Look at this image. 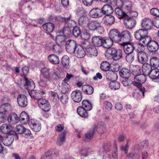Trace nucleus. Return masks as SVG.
<instances>
[{"instance_id": "f257e3e1", "label": "nucleus", "mask_w": 159, "mask_h": 159, "mask_svg": "<svg viewBox=\"0 0 159 159\" xmlns=\"http://www.w3.org/2000/svg\"><path fill=\"white\" fill-rule=\"evenodd\" d=\"M146 80V76L142 74H139L135 76L134 78V81L132 82L133 84L138 87L143 96L144 95L145 89L144 87H142L141 84L144 83Z\"/></svg>"}, {"instance_id": "f03ea898", "label": "nucleus", "mask_w": 159, "mask_h": 159, "mask_svg": "<svg viewBox=\"0 0 159 159\" xmlns=\"http://www.w3.org/2000/svg\"><path fill=\"white\" fill-rule=\"evenodd\" d=\"M57 19L60 21H64L65 23H67L68 27L64 28L62 31L63 34L65 36L66 35V34H70V27H73L76 25V23L75 21L70 19V16H69L67 18L59 16Z\"/></svg>"}, {"instance_id": "7ed1b4c3", "label": "nucleus", "mask_w": 159, "mask_h": 159, "mask_svg": "<svg viewBox=\"0 0 159 159\" xmlns=\"http://www.w3.org/2000/svg\"><path fill=\"white\" fill-rule=\"evenodd\" d=\"M88 26L90 30H95L100 34H102L104 32L103 27L98 20H95L89 21L88 24Z\"/></svg>"}, {"instance_id": "20e7f679", "label": "nucleus", "mask_w": 159, "mask_h": 159, "mask_svg": "<svg viewBox=\"0 0 159 159\" xmlns=\"http://www.w3.org/2000/svg\"><path fill=\"white\" fill-rule=\"evenodd\" d=\"M107 52L112 56V58L115 60L121 58L122 56V51L120 49H116L114 48H111L107 49Z\"/></svg>"}, {"instance_id": "39448f33", "label": "nucleus", "mask_w": 159, "mask_h": 159, "mask_svg": "<svg viewBox=\"0 0 159 159\" xmlns=\"http://www.w3.org/2000/svg\"><path fill=\"white\" fill-rule=\"evenodd\" d=\"M116 6L118 7H122L126 12H128L131 10L132 4V2L129 0H125L124 2L121 0H118L116 2Z\"/></svg>"}, {"instance_id": "423d86ee", "label": "nucleus", "mask_w": 159, "mask_h": 159, "mask_svg": "<svg viewBox=\"0 0 159 159\" xmlns=\"http://www.w3.org/2000/svg\"><path fill=\"white\" fill-rule=\"evenodd\" d=\"M77 46L78 45L75 41L72 40H69L66 42V49L68 53H73L75 52Z\"/></svg>"}, {"instance_id": "0eeeda50", "label": "nucleus", "mask_w": 159, "mask_h": 159, "mask_svg": "<svg viewBox=\"0 0 159 159\" xmlns=\"http://www.w3.org/2000/svg\"><path fill=\"white\" fill-rule=\"evenodd\" d=\"M121 44L123 47L124 51L126 54L132 53L135 49V44L130 42H123Z\"/></svg>"}, {"instance_id": "6e6552de", "label": "nucleus", "mask_w": 159, "mask_h": 159, "mask_svg": "<svg viewBox=\"0 0 159 159\" xmlns=\"http://www.w3.org/2000/svg\"><path fill=\"white\" fill-rule=\"evenodd\" d=\"M40 71L44 78L51 80L55 79L54 76H56V74L54 72L52 73L50 69L46 67H43Z\"/></svg>"}, {"instance_id": "1a4fd4ad", "label": "nucleus", "mask_w": 159, "mask_h": 159, "mask_svg": "<svg viewBox=\"0 0 159 159\" xmlns=\"http://www.w3.org/2000/svg\"><path fill=\"white\" fill-rule=\"evenodd\" d=\"M109 37L113 42H118L120 41V33L116 29L111 30L110 31Z\"/></svg>"}, {"instance_id": "9d476101", "label": "nucleus", "mask_w": 159, "mask_h": 159, "mask_svg": "<svg viewBox=\"0 0 159 159\" xmlns=\"http://www.w3.org/2000/svg\"><path fill=\"white\" fill-rule=\"evenodd\" d=\"M153 25V20L147 18L143 19L142 21L141 26L145 30H150Z\"/></svg>"}, {"instance_id": "9b49d317", "label": "nucleus", "mask_w": 159, "mask_h": 159, "mask_svg": "<svg viewBox=\"0 0 159 159\" xmlns=\"http://www.w3.org/2000/svg\"><path fill=\"white\" fill-rule=\"evenodd\" d=\"M38 103L40 108L44 111H49L51 109L50 104L45 99L39 100Z\"/></svg>"}, {"instance_id": "f8f14e48", "label": "nucleus", "mask_w": 159, "mask_h": 159, "mask_svg": "<svg viewBox=\"0 0 159 159\" xmlns=\"http://www.w3.org/2000/svg\"><path fill=\"white\" fill-rule=\"evenodd\" d=\"M82 93L79 90L73 91L71 94V99L75 102L79 103L82 99Z\"/></svg>"}, {"instance_id": "ddd939ff", "label": "nucleus", "mask_w": 159, "mask_h": 159, "mask_svg": "<svg viewBox=\"0 0 159 159\" xmlns=\"http://www.w3.org/2000/svg\"><path fill=\"white\" fill-rule=\"evenodd\" d=\"M31 123L30 124V128L35 132L39 131L41 129V124L40 121L34 119L31 120Z\"/></svg>"}, {"instance_id": "4468645a", "label": "nucleus", "mask_w": 159, "mask_h": 159, "mask_svg": "<svg viewBox=\"0 0 159 159\" xmlns=\"http://www.w3.org/2000/svg\"><path fill=\"white\" fill-rule=\"evenodd\" d=\"M57 88L62 93L65 94L69 91L70 86L65 80H62L61 82L59 83Z\"/></svg>"}, {"instance_id": "2eb2a0df", "label": "nucleus", "mask_w": 159, "mask_h": 159, "mask_svg": "<svg viewBox=\"0 0 159 159\" xmlns=\"http://www.w3.org/2000/svg\"><path fill=\"white\" fill-rule=\"evenodd\" d=\"M17 101L20 107H24L28 104L26 97L24 95L20 94L17 98Z\"/></svg>"}, {"instance_id": "dca6fc26", "label": "nucleus", "mask_w": 159, "mask_h": 159, "mask_svg": "<svg viewBox=\"0 0 159 159\" xmlns=\"http://www.w3.org/2000/svg\"><path fill=\"white\" fill-rule=\"evenodd\" d=\"M149 76L155 82H159V69L157 68L152 69Z\"/></svg>"}, {"instance_id": "f3484780", "label": "nucleus", "mask_w": 159, "mask_h": 159, "mask_svg": "<svg viewBox=\"0 0 159 159\" xmlns=\"http://www.w3.org/2000/svg\"><path fill=\"white\" fill-rule=\"evenodd\" d=\"M24 86L26 89H28V91H31L34 89L35 87V84L31 80H29L26 78L25 76L24 77Z\"/></svg>"}, {"instance_id": "a211bd4d", "label": "nucleus", "mask_w": 159, "mask_h": 159, "mask_svg": "<svg viewBox=\"0 0 159 159\" xmlns=\"http://www.w3.org/2000/svg\"><path fill=\"white\" fill-rule=\"evenodd\" d=\"M148 49L151 52H155L159 49V45L157 42L151 41L147 45Z\"/></svg>"}, {"instance_id": "6ab92c4d", "label": "nucleus", "mask_w": 159, "mask_h": 159, "mask_svg": "<svg viewBox=\"0 0 159 159\" xmlns=\"http://www.w3.org/2000/svg\"><path fill=\"white\" fill-rule=\"evenodd\" d=\"M89 16L92 18H98L102 16V10L99 8L92 9L89 13Z\"/></svg>"}, {"instance_id": "aec40b11", "label": "nucleus", "mask_w": 159, "mask_h": 159, "mask_svg": "<svg viewBox=\"0 0 159 159\" xmlns=\"http://www.w3.org/2000/svg\"><path fill=\"white\" fill-rule=\"evenodd\" d=\"M136 23L135 20L132 18H127L124 20V24L126 27L131 29L135 26Z\"/></svg>"}, {"instance_id": "412c9836", "label": "nucleus", "mask_w": 159, "mask_h": 159, "mask_svg": "<svg viewBox=\"0 0 159 159\" xmlns=\"http://www.w3.org/2000/svg\"><path fill=\"white\" fill-rule=\"evenodd\" d=\"M120 41L130 42L131 38L130 33L128 30H124L120 34Z\"/></svg>"}, {"instance_id": "4be33fe9", "label": "nucleus", "mask_w": 159, "mask_h": 159, "mask_svg": "<svg viewBox=\"0 0 159 159\" xmlns=\"http://www.w3.org/2000/svg\"><path fill=\"white\" fill-rule=\"evenodd\" d=\"M106 125L104 123H101L98 126L95 125L93 127V131H94L95 132L97 131L99 134L102 135L106 131Z\"/></svg>"}, {"instance_id": "5701e85b", "label": "nucleus", "mask_w": 159, "mask_h": 159, "mask_svg": "<svg viewBox=\"0 0 159 159\" xmlns=\"http://www.w3.org/2000/svg\"><path fill=\"white\" fill-rule=\"evenodd\" d=\"M75 56L78 57H83L85 55V52L83 47L81 45H78L75 52Z\"/></svg>"}, {"instance_id": "b1692460", "label": "nucleus", "mask_w": 159, "mask_h": 159, "mask_svg": "<svg viewBox=\"0 0 159 159\" xmlns=\"http://www.w3.org/2000/svg\"><path fill=\"white\" fill-rule=\"evenodd\" d=\"M102 15H106V16L109 15L113 12V9L111 6L108 4L104 5L102 9Z\"/></svg>"}, {"instance_id": "393cba45", "label": "nucleus", "mask_w": 159, "mask_h": 159, "mask_svg": "<svg viewBox=\"0 0 159 159\" xmlns=\"http://www.w3.org/2000/svg\"><path fill=\"white\" fill-rule=\"evenodd\" d=\"M113 42L109 38H103L102 39V45L103 48H110L113 45Z\"/></svg>"}, {"instance_id": "a878e982", "label": "nucleus", "mask_w": 159, "mask_h": 159, "mask_svg": "<svg viewBox=\"0 0 159 159\" xmlns=\"http://www.w3.org/2000/svg\"><path fill=\"white\" fill-rule=\"evenodd\" d=\"M120 76L124 78H129L131 75L130 70L126 68H123L119 71Z\"/></svg>"}, {"instance_id": "bb28decb", "label": "nucleus", "mask_w": 159, "mask_h": 159, "mask_svg": "<svg viewBox=\"0 0 159 159\" xmlns=\"http://www.w3.org/2000/svg\"><path fill=\"white\" fill-rule=\"evenodd\" d=\"M148 34V31L143 29H140L137 30L134 33L135 38L139 41L144 36Z\"/></svg>"}, {"instance_id": "cd10ccee", "label": "nucleus", "mask_w": 159, "mask_h": 159, "mask_svg": "<svg viewBox=\"0 0 159 159\" xmlns=\"http://www.w3.org/2000/svg\"><path fill=\"white\" fill-rule=\"evenodd\" d=\"M86 50L88 54L90 56H96L98 55V51L96 48L93 45L88 46Z\"/></svg>"}, {"instance_id": "c85d7f7f", "label": "nucleus", "mask_w": 159, "mask_h": 159, "mask_svg": "<svg viewBox=\"0 0 159 159\" xmlns=\"http://www.w3.org/2000/svg\"><path fill=\"white\" fill-rule=\"evenodd\" d=\"M138 58L139 62L141 64L145 63L148 59V55L144 52L138 53Z\"/></svg>"}, {"instance_id": "c756f323", "label": "nucleus", "mask_w": 159, "mask_h": 159, "mask_svg": "<svg viewBox=\"0 0 159 159\" xmlns=\"http://www.w3.org/2000/svg\"><path fill=\"white\" fill-rule=\"evenodd\" d=\"M103 38L100 36H94L92 39L93 44L97 47L102 46Z\"/></svg>"}, {"instance_id": "7c9ffc66", "label": "nucleus", "mask_w": 159, "mask_h": 159, "mask_svg": "<svg viewBox=\"0 0 159 159\" xmlns=\"http://www.w3.org/2000/svg\"><path fill=\"white\" fill-rule=\"evenodd\" d=\"M48 58L49 62L52 64H57L59 62V60L58 57L54 54L49 55Z\"/></svg>"}, {"instance_id": "2f4dec72", "label": "nucleus", "mask_w": 159, "mask_h": 159, "mask_svg": "<svg viewBox=\"0 0 159 159\" xmlns=\"http://www.w3.org/2000/svg\"><path fill=\"white\" fill-rule=\"evenodd\" d=\"M19 121L23 124H26L29 121V118L28 116L25 112H22L20 114Z\"/></svg>"}, {"instance_id": "473e14b6", "label": "nucleus", "mask_w": 159, "mask_h": 159, "mask_svg": "<svg viewBox=\"0 0 159 159\" xmlns=\"http://www.w3.org/2000/svg\"><path fill=\"white\" fill-rule=\"evenodd\" d=\"M42 27L44 30L48 33L52 32L54 29V25L51 23H46L43 25Z\"/></svg>"}, {"instance_id": "72a5a7b5", "label": "nucleus", "mask_w": 159, "mask_h": 159, "mask_svg": "<svg viewBox=\"0 0 159 159\" xmlns=\"http://www.w3.org/2000/svg\"><path fill=\"white\" fill-rule=\"evenodd\" d=\"M82 90L84 93L88 95L92 94L94 91L93 88V87L88 85H83L82 86Z\"/></svg>"}, {"instance_id": "f704fd0d", "label": "nucleus", "mask_w": 159, "mask_h": 159, "mask_svg": "<svg viewBox=\"0 0 159 159\" xmlns=\"http://www.w3.org/2000/svg\"><path fill=\"white\" fill-rule=\"evenodd\" d=\"M104 23L106 25H111L115 21V17L112 16H106L104 19Z\"/></svg>"}, {"instance_id": "c9c22d12", "label": "nucleus", "mask_w": 159, "mask_h": 159, "mask_svg": "<svg viewBox=\"0 0 159 159\" xmlns=\"http://www.w3.org/2000/svg\"><path fill=\"white\" fill-rule=\"evenodd\" d=\"M12 109V107L11 105L8 103L3 104L0 107V110L6 112L11 111Z\"/></svg>"}, {"instance_id": "e433bc0d", "label": "nucleus", "mask_w": 159, "mask_h": 159, "mask_svg": "<svg viewBox=\"0 0 159 159\" xmlns=\"http://www.w3.org/2000/svg\"><path fill=\"white\" fill-rule=\"evenodd\" d=\"M68 34H66L65 36L64 34V36L62 35H58L56 37V40L57 44L58 45L61 46L63 45L65 43V37L67 36Z\"/></svg>"}, {"instance_id": "4c0bfd02", "label": "nucleus", "mask_w": 159, "mask_h": 159, "mask_svg": "<svg viewBox=\"0 0 159 159\" xmlns=\"http://www.w3.org/2000/svg\"><path fill=\"white\" fill-rule=\"evenodd\" d=\"M151 66L148 64H143L142 66V70L143 75H148L152 70Z\"/></svg>"}, {"instance_id": "58836bf2", "label": "nucleus", "mask_w": 159, "mask_h": 159, "mask_svg": "<svg viewBox=\"0 0 159 159\" xmlns=\"http://www.w3.org/2000/svg\"><path fill=\"white\" fill-rule=\"evenodd\" d=\"M8 120L11 124L16 123L19 121V118L17 115L15 113H12L8 118Z\"/></svg>"}, {"instance_id": "ea45409f", "label": "nucleus", "mask_w": 159, "mask_h": 159, "mask_svg": "<svg viewBox=\"0 0 159 159\" xmlns=\"http://www.w3.org/2000/svg\"><path fill=\"white\" fill-rule=\"evenodd\" d=\"M77 111L78 114L81 116L83 117H86L88 116V111L85 110L82 107H77Z\"/></svg>"}, {"instance_id": "a19ab883", "label": "nucleus", "mask_w": 159, "mask_h": 159, "mask_svg": "<svg viewBox=\"0 0 159 159\" xmlns=\"http://www.w3.org/2000/svg\"><path fill=\"white\" fill-rule=\"evenodd\" d=\"M118 7L115 8V11L117 15L119 16V18L121 19L127 16V13L125 11H123L121 9Z\"/></svg>"}, {"instance_id": "79ce46f5", "label": "nucleus", "mask_w": 159, "mask_h": 159, "mask_svg": "<svg viewBox=\"0 0 159 159\" xmlns=\"http://www.w3.org/2000/svg\"><path fill=\"white\" fill-rule=\"evenodd\" d=\"M106 77L110 80H115L117 79V75L114 72L109 71L107 74Z\"/></svg>"}, {"instance_id": "37998d69", "label": "nucleus", "mask_w": 159, "mask_h": 159, "mask_svg": "<svg viewBox=\"0 0 159 159\" xmlns=\"http://www.w3.org/2000/svg\"><path fill=\"white\" fill-rule=\"evenodd\" d=\"M66 134L63 132L61 133L57 139V143L59 145H62L65 141Z\"/></svg>"}, {"instance_id": "c03bdc74", "label": "nucleus", "mask_w": 159, "mask_h": 159, "mask_svg": "<svg viewBox=\"0 0 159 159\" xmlns=\"http://www.w3.org/2000/svg\"><path fill=\"white\" fill-rule=\"evenodd\" d=\"M61 63L62 66L66 69L69 67V58L67 55L63 56L61 60Z\"/></svg>"}, {"instance_id": "a18cd8bd", "label": "nucleus", "mask_w": 159, "mask_h": 159, "mask_svg": "<svg viewBox=\"0 0 159 159\" xmlns=\"http://www.w3.org/2000/svg\"><path fill=\"white\" fill-rule=\"evenodd\" d=\"M147 34H146L139 41L140 43H142L147 46L152 41L151 37L149 36Z\"/></svg>"}, {"instance_id": "49530a36", "label": "nucleus", "mask_w": 159, "mask_h": 159, "mask_svg": "<svg viewBox=\"0 0 159 159\" xmlns=\"http://www.w3.org/2000/svg\"><path fill=\"white\" fill-rule=\"evenodd\" d=\"M11 126L7 124H3L1 126L0 129L2 133L6 134L10 130Z\"/></svg>"}, {"instance_id": "de8ad7c7", "label": "nucleus", "mask_w": 159, "mask_h": 159, "mask_svg": "<svg viewBox=\"0 0 159 159\" xmlns=\"http://www.w3.org/2000/svg\"><path fill=\"white\" fill-rule=\"evenodd\" d=\"M82 107H84L87 111H89L92 108V105L90 102L88 100H84L82 101Z\"/></svg>"}, {"instance_id": "09e8293b", "label": "nucleus", "mask_w": 159, "mask_h": 159, "mask_svg": "<svg viewBox=\"0 0 159 159\" xmlns=\"http://www.w3.org/2000/svg\"><path fill=\"white\" fill-rule=\"evenodd\" d=\"M150 64L151 66L155 67L159 66V59L156 57H153L150 60Z\"/></svg>"}, {"instance_id": "8fccbe9b", "label": "nucleus", "mask_w": 159, "mask_h": 159, "mask_svg": "<svg viewBox=\"0 0 159 159\" xmlns=\"http://www.w3.org/2000/svg\"><path fill=\"white\" fill-rule=\"evenodd\" d=\"M109 87L112 89L116 90L118 89L120 87V84L117 81H112L110 82Z\"/></svg>"}, {"instance_id": "3c124183", "label": "nucleus", "mask_w": 159, "mask_h": 159, "mask_svg": "<svg viewBox=\"0 0 159 159\" xmlns=\"http://www.w3.org/2000/svg\"><path fill=\"white\" fill-rule=\"evenodd\" d=\"M135 49L138 52V53L144 52V45L140 43L137 44H135Z\"/></svg>"}, {"instance_id": "603ef678", "label": "nucleus", "mask_w": 159, "mask_h": 159, "mask_svg": "<svg viewBox=\"0 0 159 159\" xmlns=\"http://www.w3.org/2000/svg\"><path fill=\"white\" fill-rule=\"evenodd\" d=\"M101 69L103 71H107L110 68V65L109 62L105 61L102 62L101 65Z\"/></svg>"}, {"instance_id": "864d4df0", "label": "nucleus", "mask_w": 159, "mask_h": 159, "mask_svg": "<svg viewBox=\"0 0 159 159\" xmlns=\"http://www.w3.org/2000/svg\"><path fill=\"white\" fill-rule=\"evenodd\" d=\"M50 80V79H46L44 78V79H41L40 81L39 82V84L41 87H45L49 84Z\"/></svg>"}, {"instance_id": "5fc2aeb1", "label": "nucleus", "mask_w": 159, "mask_h": 159, "mask_svg": "<svg viewBox=\"0 0 159 159\" xmlns=\"http://www.w3.org/2000/svg\"><path fill=\"white\" fill-rule=\"evenodd\" d=\"M13 141V138L11 137H7L3 139V144L6 146H9L12 143Z\"/></svg>"}, {"instance_id": "6e6d98bb", "label": "nucleus", "mask_w": 159, "mask_h": 159, "mask_svg": "<svg viewBox=\"0 0 159 159\" xmlns=\"http://www.w3.org/2000/svg\"><path fill=\"white\" fill-rule=\"evenodd\" d=\"M25 129V127L21 125H17L15 128V131L20 134H21L24 133V131Z\"/></svg>"}, {"instance_id": "4d7b16f0", "label": "nucleus", "mask_w": 159, "mask_h": 159, "mask_svg": "<svg viewBox=\"0 0 159 159\" xmlns=\"http://www.w3.org/2000/svg\"><path fill=\"white\" fill-rule=\"evenodd\" d=\"M132 70V74L135 76L140 73L141 68L139 66L135 65L133 66Z\"/></svg>"}, {"instance_id": "13d9d810", "label": "nucleus", "mask_w": 159, "mask_h": 159, "mask_svg": "<svg viewBox=\"0 0 159 159\" xmlns=\"http://www.w3.org/2000/svg\"><path fill=\"white\" fill-rule=\"evenodd\" d=\"M80 36L84 40H87L90 38V34L86 30H84L81 33Z\"/></svg>"}, {"instance_id": "bf43d9fd", "label": "nucleus", "mask_w": 159, "mask_h": 159, "mask_svg": "<svg viewBox=\"0 0 159 159\" xmlns=\"http://www.w3.org/2000/svg\"><path fill=\"white\" fill-rule=\"evenodd\" d=\"M81 34L80 30L79 27L75 26L73 30V34L75 37H78Z\"/></svg>"}, {"instance_id": "052dcab7", "label": "nucleus", "mask_w": 159, "mask_h": 159, "mask_svg": "<svg viewBox=\"0 0 159 159\" xmlns=\"http://www.w3.org/2000/svg\"><path fill=\"white\" fill-rule=\"evenodd\" d=\"M68 96L64 94L60 97L61 102L63 104H66L68 102Z\"/></svg>"}, {"instance_id": "680f3d73", "label": "nucleus", "mask_w": 159, "mask_h": 159, "mask_svg": "<svg viewBox=\"0 0 159 159\" xmlns=\"http://www.w3.org/2000/svg\"><path fill=\"white\" fill-rule=\"evenodd\" d=\"M126 57L127 61L129 63H131L134 60V55L132 53L127 54Z\"/></svg>"}, {"instance_id": "e2e57ef3", "label": "nucleus", "mask_w": 159, "mask_h": 159, "mask_svg": "<svg viewBox=\"0 0 159 159\" xmlns=\"http://www.w3.org/2000/svg\"><path fill=\"white\" fill-rule=\"evenodd\" d=\"M126 158L128 159H139L138 155L134 153L131 152L127 155Z\"/></svg>"}, {"instance_id": "0e129e2a", "label": "nucleus", "mask_w": 159, "mask_h": 159, "mask_svg": "<svg viewBox=\"0 0 159 159\" xmlns=\"http://www.w3.org/2000/svg\"><path fill=\"white\" fill-rule=\"evenodd\" d=\"M49 93L51 98L54 100L55 101H57L59 99L58 95L55 92L51 91L49 92Z\"/></svg>"}, {"instance_id": "69168bd1", "label": "nucleus", "mask_w": 159, "mask_h": 159, "mask_svg": "<svg viewBox=\"0 0 159 159\" xmlns=\"http://www.w3.org/2000/svg\"><path fill=\"white\" fill-rule=\"evenodd\" d=\"M95 132V131H93V128L92 127L91 130L85 134L86 138L88 139H91L92 138Z\"/></svg>"}, {"instance_id": "338daca9", "label": "nucleus", "mask_w": 159, "mask_h": 159, "mask_svg": "<svg viewBox=\"0 0 159 159\" xmlns=\"http://www.w3.org/2000/svg\"><path fill=\"white\" fill-rule=\"evenodd\" d=\"M150 13L152 15L159 17V10L157 8H153L151 9L150 10Z\"/></svg>"}, {"instance_id": "774afa93", "label": "nucleus", "mask_w": 159, "mask_h": 159, "mask_svg": "<svg viewBox=\"0 0 159 159\" xmlns=\"http://www.w3.org/2000/svg\"><path fill=\"white\" fill-rule=\"evenodd\" d=\"M103 106L108 111L111 110L112 107L111 103L109 102L104 101Z\"/></svg>"}]
</instances>
